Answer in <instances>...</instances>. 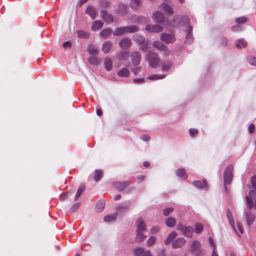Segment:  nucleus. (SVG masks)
<instances>
[{"mask_svg": "<svg viewBox=\"0 0 256 256\" xmlns=\"http://www.w3.org/2000/svg\"><path fill=\"white\" fill-rule=\"evenodd\" d=\"M181 24H183V26L184 28L187 24H189V20L187 17L182 16L180 15L175 16L168 22L170 26L176 27Z\"/></svg>", "mask_w": 256, "mask_h": 256, "instance_id": "1", "label": "nucleus"}, {"mask_svg": "<svg viewBox=\"0 0 256 256\" xmlns=\"http://www.w3.org/2000/svg\"><path fill=\"white\" fill-rule=\"evenodd\" d=\"M146 58L151 68H156L160 66V60L156 54L149 51L146 55Z\"/></svg>", "mask_w": 256, "mask_h": 256, "instance_id": "2", "label": "nucleus"}, {"mask_svg": "<svg viewBox=\"0 0 256 256\" xmlns=\"http://www.w3.org/2000/svg\"><path fill=\"white\" fill-rule=\"evenodd\" d=\"M227 217L228 219L229 222L231 226L236 232V234L240 236V234H242L244 232L242 225L239 223H238L236 226H234V220L233 218L232 214L230 210H227Z\"/></svg>", "mask_w": 256, "mask_h": 256, "instance_id": "3", "label": "nucleus"}, {"mask_svg": "<svg viewBox=\"0 0 256 256\" xmlns=\"http://www.w3.org/2000/svg\"><path fill=\"white\" fill-rule=\"evenodd\" d=\"M178 230H180L183 235L188 238H191L194 234V228L191 226H186L182 224H178L176 226Z\"/></svg>", "mask_w": 256, "mask_h": 256, "instance_id": "4", "label": "nucleus"}, {"mask_svg": "<svg viewBox=\"0 0 256 256\" xmlns=\"http://www.w3.org/2000/svg\"><path fill=\"white\" fill-rule=\"evenodd\" d=\"M233 166L232 165L228 166L225 170L224 174V180L226 189V185L230 184L232 178Z\"/></svg>", "mask_w": 256, "mask_h": 256, "instance_id": "5", "label": "nucleus"}, {"mask_svg": "<svg viewBox=\"0 0 256 256\" xmlns=\"http://www.w3.org/2000/svg\"><path fill=\"white\" fill-rule=\"evenodd\" d=\"M172 2L170 0L164 2L160 5V8L163 10L166 14L172 16L174 14L172 8Z\"/></svg>", "mask_w": 256, "mask_h": 256, "instance_id": "6", "label": "nucleus"}, {"mask_svg": "<svg viewBox=\"0 0 256 256\" xmlns=\"http://www.w3.org/2000/svg\"><path fill=\"white\" fill-rule=\"evenodd\" d=\"M131 206V201L126 200L118 204L116 206V210L119 212H126L128 210Z\"/></svg>", "mask_w": 256, "mask_h": 256, "instance_id": "7", "label": "nucleus"}, {"mask_svg": "<svg viewBox=\"0 0 256 256\" xmlns=\"http://www.w3.org/2000/svg\"><path fill=\"white\" fill-rule=\"evenodd\" d=\"M134 254L135 256H152L150 250L140 247L136 248L134 250Z\"/></svg>", "mask_w": 256, "mask_h": 256, "instance_id": "8", "label": "nucleus"}, {"mask_svg": "<svg viewBox=\"0 0 256 256\" xmlns=\"http://www.w3.org/2000/svg\"><path fill=\"white\" fill-rule=\"evenodd\" d=\"M160 40L166 44H172L176 41L175 36L172 34L162 33L160 35Z\"/></svg>", "mask_w": 256, "mask_h": 256, "instance_id": "9", "label": "nucleus"}, {"mask_svg": "<svg viewBox=\"0 0 256 256\" xmlns=\"http://www.w3.org/2000/svg\"><path fill=\"white\" fill-rule=\"evenodd\" d=\"M132 64L134 66H138L140 64L141 60V54L138 52H132L130 56Z\"/></svg>", "mask_w": 256, "mask_h": 256, "instance_id": "10", "label": "nucleus"}, {"mask_svg": "<svg viewBox=\"0 0 256 256\" xmlns=\"http://www.w3.org/2000/svg\"><path fill=\"white\" fill-rule=\"evenodd\" d=\"M192 252L196 256H198L201 253L200 243L198 240H194L191 246Z\"/></svg>", "mask_w": 256, "mask_h": 256, "instance_id": "11", "label": "nucleus"}, {"mask_svg": "<svg viewBox=\"0 0 256 256\" xmlns=\"http://www.w3.org/2000/svg\"><path fill=\"white\" fill-rule=\"evenodd\" d=\"M250 210L248 209V211H246L244 213L247 225L248 227L250 226L254 222L256 216V214L250 211Z\"/></svg>", "mask_w": 256, "mask_h": 256, "instance_id": "12", "label": "nucleus"}, {"mask_svg": "<svg viewBox=\"0 0 256 256\" xmlns=\"http://www.w3.org/2000/svg\"><path fill=\"white\" fill-rule=\"evenodd\" d=\"M136 232H146V226L142 218H139L137 219L136 222Z\"/></svg>", "mask_w": 256, "mask_h": 256, "instance_id": "13", "label": "nucleus"}, {"mask_svg": "<svg viewBox=\"0 0 256 256\" xmlns=\"http://www.w3.org/2000/svg\"><path fill=\"white\" fill-rule=\"evenodd\" d=\"M183 29L184 30L188 32V34L186 36L185 43L188 44H191L193 41L192 36L191 34L192 27L190 26V24H187L184 28H183Z\"/></svg>", "mask_w": 256, "mask_h": 256, "instance_id": "14", "label": "nucleus"}, {"mask_svg": "<svg viewBox=\"0 0 256 256\" xmlns=\"http://www.w3.org/2000/svg\"><path fill=\"white\" fill-rule=\"evenodd\" d=\"M249 197L246 196V203L248 209L251 210L253 206V202L251 199L254 200L256 198V192L251 190L249 192Z\"/></svg>", "mask_w": 256, "mask_h": 256, "instance_id": "15", "label": "nucleus"}, {"mask_svg": "<svg viewBox=\"0 0 256 256\" xmlns=\"http://www.w3.org/2000/svg\"><path fill=\"white\" fill-rule=\"evenodd\" d=\"M146 30L152 32H160L163 30V28L158 24L147 25L145 28Z\"/></svg>", "mask_w": 256, "mask_h": 256, "instance_id": "16", "label": "nucleus"}, {"mask_svg": "<svg viewBox=\"0 0 256 256\" xmlns=\"http://www.w3.org/2000/svg\"><path fill=\"white\" fill-rule=\"evenodd\" d=\"M152 18L155 22L158 23H163L165 21V17L164 14L158 11L154 14Z\"/></svg>", "mask_w": 256, "mask_h": 256, "instance_id": "17", "label": "nucleus"}, {"mask_svg": "<svg viewBox=\"0 0 256 256\" xmlns=\"http://www.w3.org/2000/svg\"><path fill=\"white\" fill-rule=\"evenodd\" d=\"M186 242V240L184 238H178L172 243V246L174 248H181Z\"/></svg>", "mask_w": 256, "mask_h": 256, "instance_id": "18", "label": "nucleus"}, {"mask_svg": "<svg viewBox=\"0 0 256 256\" xmlns=\"http://www.w3.org/2000/svg\"><path fill=\"white\" fill-rule=\"evenodd\" d=\"M132 44L130 39L128 38H125L120 40L119 42L120 46L123 50L128 49Z\"/></svg>", "mask_w": 256, "mask_h": 256, "instance_id": "19", "label": "nucleus"}, {"mask_svg": "<svg viewBox=\"0 0 256 256\" xmlns=\"http://www.w3.org/2000/svg\"><path fill=\"white\" fill-rule=\"evenodd\" d=\"M100 14L102 18L106 23L110 24L112 22L113 17L112 14L104 10H102Z\"/></svg>", "mask_w": 256, "mask_h": 256, "instance_id": "20", "label": "nucleus"}, {"mask_svg": "<svg viewBox=\"0 0 256 256\" xmlns=\"http://www.w3.org/2000/svg\"><path fill=\"white\" fill-rule=\"evenodd\" d=\"M130 183L128 182H116L113 184L114 186L120 191H122L124 190L128 185Z\"/></svg>", "mask_w": 256, "mask_h": 256, "instance_id": "21", "label": "nucleus"}, {"mask_svg": "<svg viewBox=\"0 0 256 256\" xmlns=\"http://www.w3.org/2000/svg\"><path fill=\"white\" fill-rule=\"evenodd\" d=\"M130 22L132 23H144L146 22V18L142 16H133L130 18Z\"/></svg>", "mask_w": 256, "mask_h": 256, "instance_id": "22", "label": "nucleus"}, {"mask_svg": "<svg viewBox=\"0 0 256 256\" xmlns=\"http://www.w3.org/2000/svg\"><path fill=\"white\" fill-rule=\"evenodd\" d=\"M112 47V43L109 40L105 42L102 47V50L104 54L108 53Z\"/></svg>", "mask_w": 256, "mask_h": 256, "instance_id": "23", "label": "nucleus"}, {"mask_svg": "<svg viewBox=\"0 0 256 256\" xmlns=\"http://www.w3.org/2000/svg\"><path fill=\"white\" fill-rule=\"evenodd\" d=\"M146 232H136L135 237V241L137 243H140L144 241L146 237Z\"/></svg>", "mask_w": 256, "mask_h": 256, "instance_id": "24", "label": "nucleus"}, {"mask_svg": "<svg viewBox=\"0 0 256 256\" xmlns=\"http://www.w3.org/2000/svg\"><path fill=\"white\" fill-rule=\"evenodd\" d=\"M86 13L89 15L92 20L95 19L97 16L96 10L92 6L88 7L86 10Z\"/></svg>", "mask_w": 256, "mask_h": 256, "instance_id": "25", "label": "nucleus"}, {"mask_svg": "<svg viewBox=\"0 0 256 256\" xmlns=\"http://www.w3.org/2000/svg\"><path fill=\"white\" fill-rule=\"evenodd\" d=\"M116 10V12L121 16H122L127 13L126 6L123 4H118Z\"/></svg>", "mask_w": 256, "mask_h": 256, "instance_id": "26", "label": "nucleus"}, {"mask_svg": "<svg viewBox=\"0 0 256 256\" xmlns=\"http://www.w3.org/2000/svg\"><path fill=\"white\" fill-rule=\"evenodd\" d=\"M177 233L176 232H172L168 236L166 239L164 240V244L166 245H168L170 243H172L174 241V239L176 237Z\"/></svg>", "mask_w": 256, "mask_h": 256, "instance_id": "27", "label": "nucleus"}, {"mask_svg": "<svg viewBox=\"0 0 256 256\" xmlns=\"http://www.w3.org/2000/svg\"><path fill=\"white\" fill-rule=\"evenodd\" d=\"M117 216H118V212H116L112 214H110L104 217V222H114L116 219Z\"/></svg>", "mask_w": 256, "mask_h": 256, "instance_id": "28", "label": "nucleus"}, {"mask_svg": "<svg viewBox=\"0 0 256 256\" xmlns=\"http://www.w3.org/2000/svg\"><path fill=\"white\" fill-rule=\"evenodd\" d=\"M193 184L194 186L198 188H204L206 187L207 184L206 180L202 181L195 180L193 182Z\"/></svg>", "mask_w": 256, "mask_h": 256, "instance_id": "29", "label": "nucleus"}, {"mask_svg": "<svg viewBox=\"0 0 256 256\" xmlns=\"http://www.w3.org/2000/svg\"><path fill=\"white\" fill-rule=\"evenodd\" d=\"M106 205V202L104 200H99L96 206V211L98 212H102Z\"/></svg>", "mask_w": 256, "mask_h": 256, "instance_id": "30", "label": "nucleus"}, {"mask_svg": "<svg viewBox=\"0 0 256 256\" xmlns=\"http://www.w3.org/2000/svg\"><path fill=\"white\" fill-rule=\"evenodd\" d=\"M141 5V0H130V6L134 10H138Z\"/></svg>", "mask_w": 256, "mask_h": 256, "instance_id": "31", "label": "nucleus"}, {"mask_svg": "<svg viewBox=\"0 0 256 256\" xmlns=\"http://www.w3.org/2000/svg\"><path fill=\"white\" fill-rule=\"evenodd\" d=\"M117 74L120 77H128L130 75V71L126 68H122L117 72Z\"/></svg>", "mask_w": 256, "mask_h": 256, "instance_id": "32", "label": "nucleus"}, {"mask_svg": "<svg viewBox=\"0 0 256 256\" xmlns=\"http://www.w3.org/2000/svg\"><path fill=\"white\" fill-rule=\"evenodd\" d=\"M126 33H133L139 30V28L136 26H124Z\"/></svg>", "mask_w": 256, "mask_h": 256, "instance_id": "33", "label": "nucleus"}, {"mask_svg": "<svg viewBox=\"0 0 256 256\" xmlns=\"http://www.w3.org/2000/svg\"><path fill=\"white\" fill-rule=\"evenodd\" d=\"M104 68L107 71H110L112 66V61L109 58H105L104 60Z\"/></svg>", "mask_w": 256, "mask_h": 256, "instance_id": "34", "label": "nucleus"}, {"mask_svg": "<svg viewBox=\"0 0 256 256\" xmlns=\"http://www.w3.org/2000/svg\"><path fill=\"white\" fill-rule=\"evenodd\" d=\"M133 40L139 44H142L144 42V38L141 35L136 34L133 36Z\"/></svg>", "mask_w": 256, "mask_h": 256, "instance_id": "35", "label": "nucleus"}, {"mask_svg": "<svg viewBox=\"0 0 256 256\" xmlns=\"http://www.w3.org/2000/svg\"><path fill=\"white\" fill-rule=\"evenodd\" d=\"M103 176V171L101 170H96L94 171V180L96 182H98Z\"/></svg>", "mask_w": 256, "mask_h": 256, "instance_id": "36", "label": "nucleus"}, {"mask_svg": "<svg viewBox=\"0 0 256 256\" xmlns=\"http://www.w3.org/2000/svg\"><path fill=\"white\" fill-rule=\"evenodd\" d=\"M103 26L102 22L100 21H95L92 26V29L94 31H97L100 30Z\"/></svg>", "mask_w": 256, "mask_h": 256, "instance_id": "37", "label": "nucleus"}, {"mask_svg": "<svg viewBox=\"0 0 256 256\" xmlns=\"http://www.w3.org/2000/svg\"><path fill=\"white\" fill-rule=\"evenodd\" d=\"M166 225L170 228H173L176 224V220L172 217L168 218L166 221Z\"/></svg>", "mask_w": 256, "mask_h": 256, "instance_id": "38", "label": "nucleus"}, {"mask_svg": "<svg viewBox=\"0 0 256 256\" xmlns=\"http://www.w3.org/2000/svg\"><path fill=\"white\" fill-rule=\"evenodd\" d=\"M176 174L178 176L180 177L184 180L187 178V174L186 173V171L184 168H180L176 172Z\"/></svg>", "mask_w": 256, "mask_h": 256, "instance_id": "39", "label": "nucleus"}, {"mask_svg": "<svg viewBox=\"0 0 256 256\" xmlns=\"http://www.w3.org/2000/svg\"><path fill=\"white\" fill-rule=\"evenodd\" d=\"M152 46L158 49L162 50H166V46L160 41H154L152 43Z\"/></svg>", "mask_w": 256, "mask_h": 256, "instance_id": "40", "label": "nucleus"}, {"mask_svg": "<svg viewBox=\"0 0 256 256\" xmlns=\"http://www.w3.org/2000/svg\"><path fill=\"white\" fill-rule=\"evenodd\" d=\"M247 43L244 39H240L236 42V46L238 48H242L246 46Z\"/></svg>", "mask_w": 256, "mask_h": 256, "instance_id": "41", "label": "nucleus"}, {"mask_svg": "<svg viewBox=\"0 0 256 256\" xmlns=\"http://www.w3.org/2000/svg\"><path fill=\"white\" fill-rule=\"evenodd\" d=\"M126 33L125 28L120 27L117 28L114 32L113 34L115 36H119Z\"/></svg>", "mask_w": 256, "mask_h": 256, "instance_id": "42", "label": "nucleus"}, {"mask_svg": "<svg viewBox=\"0 0 256 256\" xmlns=\"http://www.w3.org/2000/svg\"><path fill=\"white\" fill-rule=\"evenodd\" d=\"M77 36L80 38H88L90 36L88 32L82 30H80L77 32Z\"/></svg>", "mask_w": 256, "mask_h": 256, "instance_id": "43", "label": "nucleus"}, {"mask_svg": "<svg viewBox=\"0 0 256 256\" xmlns=\"http://www.w3.org/2000/svg\"><path fill=\"white\" fill-rule=\"evenodd\" d=\"M84 186L83 185H81L76 192V193L74 198V201H76L78 200V198H79L82 192L84 191Z\"/></svg>", "mask_w": 256, "mask_h": 256, "instance_id": "44", "label": "nucleus"}, {"mask_svg": "<svg viewBox=\"0 0 256 256\" xmlns=\"http://www.w3.org/2000/svg\"><path fill=\"white\" fill-rule=\"evenodd\" d=\"M156 238L154 236H150L146 241V244L148 246L150 247L154 245L156 242Z\"/></svg>", "mask_w": 256, "mask_h": 256, "instance_id": "45", "label": "nucleus"}, {"mask_svg": "<svg viewBox=\"0 0 256 256\" xmlns=\"http://www.w3.org/2000/svg\"><path fill=\"white\" fill-rule=\"evenodd\" d=\"M112 33V30L110 28H106L103 30L101 32L100 34L104 37L105 38H108Z\"/></svg>", "mask_w": 256, "mask_h": 256, "instance_id": "46", "label": "nucleus"}, {"mask_svg": "<svg viewBox=\"0 0 256 256\" xmlns=\"http://www.w3.org/2000/svg\"><path fill=\"white\" fill-rule=\"evenodd\" d=\"M171 67V62H169L164 63L162 66V72H168Z\"/></svg>", "mask_w": 256, "mask_h": 256, "instance_id": "47", "label": "nucleus"}, {"mask_svg": "<svg viewBox=\"0 0 256 256\" xmlns=\"http://www.w3.org/2000/svg\"><path fill=\"white\" fill-rule=\"evenodd\" d=\"M89 54L92 56H96L98 54V51L97 49L94 46H90L88 50Z\"/></svg>", "mask_w": 256, "mask_h": 256, "instance_id": "48", "label": "nucleus"}, {"mask_svg": "<svg viewBox=\"0 0 256 256\" xmlns=\"http://www.w3.org/2000/svg\"><path fill=\"white\" fill-rule=\"evenodd\" d=\"M165 77V75L153 74L148 77V79L150 80H156L158 79H162Z\"/></svg>", "mask_w": 256, "mask_h": 256, "instance_id": "49", "label": "nucleus"}, {"mask_svg": "<svg viewBox=\"0 0 256 256\" xmlns=\"http://www.w3.org/2000/svg\"><path fill=\"white\" fill-rule=\"evenodd\" d=\"M204 229V226L202 224L197 223L195 226V232L196 234L200 233Z\"/></svg>", "mask_w": 256, "mask_h": 256, "instance_id": "50", "label": "nucleus"}, {"mask_svg": "<svg viewBox=\"0 0 256 256\" xmlns=\"http://www.w3.org/2000/svg\"><path fill=\"white\" fill-rule=\"evenodd\" d=\"M248 62L252 66H256V57L249 56L247 58Z\"/></svg>", "mask_w": 256, "mask_h": 256, "instance_id": "51", "label": "nucleus"}, {"mask_svg": "<svg viewBox=\"0 0 256 256\" xmlns=\"http://www.w3.org/2000/svg\"><path fill=\"white\" fill-rule=\"evenodd\" d=\"M118 57L121 60H126L128 58V53L126 52H120Z\"/></svg>", "mask_w": 256, "mask_h": 256, "instance_id": "52", "label": "nucleus"}, {"mask_svg": "<svg viewBox=\"0 0 256 256\" xmlns=\"http://www.w3.org/2000/svg\"><path fill=\"white\" fill-rule=\"evenodd\" d=\"M80 202H78V203L74 204L70 208V212H74L78 210V209L79 208V207L80 206Z\"/></svg>", "mask_w": 256, "mask_h": 256, "instance_id": "53", "label": "nucleus"}, {"mask_svg": "<svg viewBox=\"0 0 256 256\" xmlns=\"http://www.w3.org/2000/svg\"><path fill=\"white\" fill-rule=\"evenodd\" d=\"M247 21V18L244 16H242L240 18H236L235 20V22L239 24H243Z\"/></svg>", "mask_w": 256, "mask_h": 256, "instance_id": "54", "label": "nucleus"}, {"mask_svg": "<svg viewBox=\"0 0 256 256\" xmlns=\"http://www.w3.org/2000/svg\"><path fill=\"white\" fill-rule=\"evenodd\" d=\"M174 211L172 208H168L163 210L164 215L167 216L170 214Z\"/></svg>", "mask_w": 256, "mask_h": 256, "instance_id": "55", "label": "nucleus"}, {"mask_svg": "<svg viewBox=\"0 0 256 256\" xmlns=\"http://www.w3.org/2000/svg\"><path fill=\"white\" fill-rule=\"evenodd\" d=\"M89 62L92 64H97L98 62V58L94 56L90 58Z\"/></svg>", "mask_w": 256, "mask_h": 256, "instance_id": "56", "label": "nucleus"}, {"mask_svg": "<svg viewBox=\"0 0 256 256\" xmlns=\"http://www.w3.org/2000/svg\"><path fill=\"white\" fill-rule=\"evenodd\" d=\"M140 70H141L140 67H137V68H132L131 70L135 75H136L140 72Z\"/></svg>", "mask_w": 256, "mask_h": 256, "instance_id": "57", "label": "nucleus"}, {"mask_svg": "<svg viewBox=\"0 0 256 256\" xmlns=\"http://www.w3.org/2000/svg\"><path fill=\"white\" fill-rule=\"evenodd\" d=\"M251 182H252L253 188L256 191V176H253L251 178Z\"/></svg>", "mask_w": 256, "mask_h": 256, "instance_id": "58", "label": "nucleus"}, {"mask_svg": "<svg viewBox=\"0 0 256 256\" xmlns=\"http://www.w3.org/2000/svg\"><path fill=\"white\" fill-rule=\"evenodd\" d=\"M242 30L240 26L238 25H236L232 27V30L234 32H238Z\"/></svg>", "mask_w": 256, "mask_h": 256, "instance_id": "59", "label": "nucleus"}, {"mask_svg": "<svg viewBox=\"0 0 256 256\" xmlns=\"http://www.w3.org/2000/svg\"><path fill=\"white\" fill-rule=\"evenodd\" d=\"M198 130L196 129V128H191L189 130V132H190V134L192 136H194V134H196L198 133Z\"/></svg>", "mask_w": 256, "mask_h": 256, "instance_id": "60", "label": "nucleus"}, {"mask_svg": "<svg viewBox=\"0 0 256 256\" xmlns=\"http://www.w3.org/2000/svg\"><path fill=\"white\" fill-rule=\"evenodd\" d=\"M159 230V228L158 226L154 227L151 229L150 232L152 234L157 232Z\"/></svg>", "mask_w": 256, "mask_h": 256, "instance_id": "61", "label": "nucleus"}, {"mask_svg": "<svg viewBox=\"0 0 256 256\" xmlns=\"http://www.w3.org/2000/svg\"><path fill=\"white\" fill-rule=\"evenodd\" d=\"M150 137L148 135H142L141 136V139L144 141L149 140Z\"/></svg>", "mask_w": 256, "mask_h": 256, "instance_id": "62", "label": "nucleus"}, {"mask_svg": "<svg viewBox=\"0 0 256 256\" xmlns=\"http://www.w3.org/2000/svg\"><path fill=\"white\" fill-rule=\"evenodd\" d=\"M62 46L64 48H66L70 47L71 44L69 42H66L63 44Z\"/></svg>", "mask_w": 256, "mask_h": 256, "instance_id": "63", "label": "nucleus"}, {"mask_svg": "<svg viewBox=\"0 0 256 256\" xmlns=\"http://www.w3.org/2000/svg\"><path fill=\"white\" fill-rule=\"evenodd\" d=\"M157 256H165V250H162L158 254Z\"/></svg>", "mask_w": 256, "mask_h": 256, "instance_id": "64", "label": "nucleus"}]
</instances>
